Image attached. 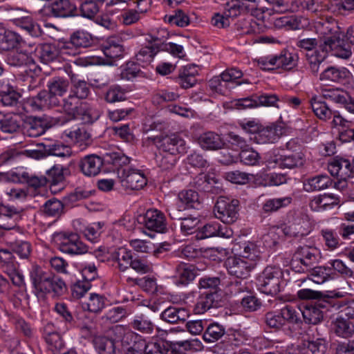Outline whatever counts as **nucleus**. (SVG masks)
<instances>
[{
  "label": "nucleus",
  "mask_w": 354,
  "mask_h": 354,
  "mask_svg": "<svg viewBox=\"0 0 354 354\" xmlns=\"http://www.w3.org/2000/svg\"><path fill=\"white\" fill-rule=\"evenodd\" d=\"M130 162V158L120 150L105 153L102 157L91 154L84 156L80 162L82 173L88 176H95L101 170L104 163L112 165L115 168L122 167Z\"/></svg>",
  "instance_id": "nucleus-1"
},
{
  "label": "nucleus",
  "mask_w": 354,
  "mask_h": 354,
  "mask_svg": "<svg viewBox=\"0 0 354 354\" xmlns=\"http://www.w3.org/2000/svg\"><path fill=\"white\" fill-rule=\"evenodd\" d=\"M47 90L41 91L32 97V105L38 109L57 106L60 104V97L68 91V81L62 77H53L47 82Z\"/></svg>",
  "instance_id": "nucleus-2"
},
{
  "label": "nucleus",
  "mask_w": 354,
  "mask_h": 354,
  "mask_svg": "<svg viewBox=\"0 0 354 354\" xmlns=\"http://www.w3.org/2000/svg\"><path fill=\"white\" fill-rule=\"evenodd\" d=\"M159 151L168 152L175 155L185 154L188 147L185 140L177 133H160L156 136L149 137Z\"/></svg>",
  "instance_id": "nucleus-3"
},
{
  "label": "nucleus",
  "mask_w": 354,
  "mask_h": 354,
  "mask_svg": "<svg viewBox=\"0 0 354 354\" xmlns=\"http://www.w3.org/2000/svg\"><path fill=\"white\" fill-rule=\"evenodd\" d=\"M283 272L277 266H267L259 275L258 281L259 290L266 295H277L281 288Z\"/></svg>",
  "instance_id": "nucleus-4"
},
{
  "label": "nucleus",
  "mask_w": 354,
  "mask_h": 354,
  "mask_svg": "<svg viewBox=\"0 0 354 354\" xmlns=\"http://www.w3.org/2000/svg\"><path fill=\"white\" fill-rule=\"evenodd\" d=\"M297 61L298 56L297 54L283 49L279 55L261 58L259 60V64L263 70L281 68L289 71L297 65Z\"/></svg>",
  "instance_id": "nucleus-5"
},
{
  "label": "nucleus",
  "mask_w": 354,
  "mask_h": 354,
  "mask_svg": "<svg viewBox=\"0 0 354 354\" xmlns=\"http://www.w3.org/2000/svg\"><path fill=\"white\" fill-rule=\"evenodd\" d=\"M239 201L225 196H219L214 208L215 216L223 223H232L239 216Z\"/></svg>",
  "instance_id": "nucleus-6"
},
{
  "label": "nucleus",
  "mask_w": 354,
  "mask_h": 354,
  "mask_svg": "<svg viewBox=\"0 0 354 354\" xmlns=\"http://www.w3.org/2000/svg\"><path fill=\"white\" fill-rule=\"evenodd\" d=\"M329 38L330 39H327L326 41L319 44V50L324 53H331L334 56L342 59H348L351 56V46L344 40V33L342 31L333 36V39Z\"/></svg>",
  "instance_id": "nucleus-7"
},
{
  "label": "nucleus",
  "mask_w": 354,
  "mask_h": 354,
  "mask_svg": "<svg viewBox=\"0 0 354 354\" xmlns=\"http://www.w3.org/2000/svg\"><path fill=\"white\" fill-rule=\"evenodd\" d=\"M56 238L59 249L64 253L78 255L88 252L87 246L80 241L77 233L60 232Z\"/></svg>",
  "instance_id": "nucleus-8"
},
{
  "label": "nucleus",
  "mask_w": 354,
  "mask_h": 354,
  "mask_svg": "<svg viewBox=\"0 0 354 354\" xmlns=\"http://www.w3.org/2000/svg\"><path fill=\"white\" fill-rule=\"evenodd\" d=\"M330 306L329 299L312 301L306 304L301 310L304 322L308 324H318L323 320L324 313Z\"/></svg>",
  "instance_id": "nucleus-9"
},
{
  "label": "nucleus",
  "mask_w": 354,
  "mask_h": 354,
  "mask_svg": "<svg viewBox=\"0 0 354 354\" xmlns=\"http://www.w3.org/2000/svg\"><path fill=\"white\" fill-rule=\"evenodd\" d=\"M93 37L91 34L83 30H77L73 32L68 41L63 42L64 53L68 56H75L81 53L82 49L92 45Z\"/></svg>",
  "instance_id": "nucleus-10"
},
{
  "label": "nucleus",
  "mask_w": 354,
  "mask_h": 354,
  "mask_svg": "<svg viewBox=\"0 0 354 354\" xmlns=\"http://www.w3.org/2000/svg\"><path fill=\"white\" fill-rule=\"evenodd\" d=\"M117 169L118 178L124 189L139 190L147 185V178L140 170L131 168L120 169V167H118Z\"/></svg>",
  "instance_id": "nucleus-11"
},
{
  "label": "nucleus",
  "mask_w": 354,
  "mask_h": 354,
  "mask_svg": "<svg viewBox=\"0 0 354 354\" xmlns=\"http://www.w3.org/2000/svg\"><path fill=\"white\" fill-rule=\"evenodd\" d=\"M225 265L230 275L237 279H245L250 277L256 263L240 257H230L226 259Z\"/></svg>",
  "instance_id": "nucleus-12"
},
{
  "label": "nucleus",
  "mask_w": 354,
  "mask_h": 354,
  "mask_svg": "<svg viewBox=\"0 0 354 354\" xmlns=\"http://www.w3.org/2000/svg\"><path fill=\"white\" fill-rule=\"evenodd\" d=\"M148 353L151 354H185L192 344L189 341L172 343L160 341L147 343Z\"/></svg>",
  "instance_id": "nucleus-13"
},
{
  "label": "nucleus",
  "mask_w": 354,
  "mask_h": 354,
  "mask_svg": "<svg viewBox=\"0 0 354 354\" xmlns=\"http://www.w3.org/2000/svg\"><path fill=\"white\" fill-rule=\"evenodd\" d=\"M76 6L69 0H52L41 12L55 17H68L75 15Z\"/></svg>",
  "instance_id": "nucleus-14"
},
{
  "label": "nucleus",
  "mask_w": 354,
  "mask_h": 354,
  "mask_svg": "<svg viewBox=\"0 0 354 354\" xmlns=\"http://www.w3.org/2000/svg\"><path fill=\"white\" fill-rule=\"evenodd\" d=\"M261 0H242L227 2V10L230 17H237L241 14L250 13L252 16H258L259 10L257 8L258 3Z\"/></svg>",
  "instance_id": "nucleus-15"
},
{
  "label": "nucleus",
  "mask_w": 354,
  "mask_h": 354,
  "mask_svg": "<svg viewBox=\"0 0 354 354\" xmlns=\"http://www.w3.org/2000/svg\"><path fill=\"white\" fill-rule=\"evenodd\" d=\"M295 257L303 266L302 271L305 272L319 263L320 253L315 247L308 245L299 246L296 252Z\"/></svg>",
  "instance_id": "nucleus-16"
},
{
  "label": "nucleus",
  "mask_w": 354,
  "mask_h": 354,
  "mask_svg": "<svg viewBox=\"0 0 354 354\" xmlns=\"http://www.w3.org/2000/svg\"><path fill=\"white\" fill-rule=\"evenodd\" d=\"M141 218L142 219L141 222L149 230L163 233L167 229L165 216L160 210L148 209Z\"/></svg>",
  "instance_id": "nucleus-17"
},
{
  "label": "nucleus",
  "mask_w": 354,
  "mask_h": 354,
  "mask_svg": "<svg viewBox=\"0 0 354 354\" xmlns=\"http://www.w3.org/2000/svg\"><path fill=\"white\" fill-rule=\"evenodd\" d=\"M52 273L46 270L38 265H32L29 271V277L34 288V292L37 296L43 295L46 290L48 281L51 277Z\"/></svg>",
  "instance_id": "nucleus-18"
},
{
  "label": "nucleus",
  "mask_w": 354,
  "mask_h": 354,
  "mask_svg": "<svg viewBox=\"0 0 354 354\" xmlns=\"http://www.w3.org/2000/svg\"><path fill=\"white\" fill-rule=\"evenodd\" d=\"M21 210L13 206L0 204V223L1 227L9 231L17 227V223L21 219Z\"/></svg>",
  "instance_id": "nucleus-19"
},
{
  "label": "nucleus",
  "mask_w": 354,
  "mask_h": 354,
  "mask_svg": "<svg viewBox=\"0 0 354 354\" xmlns=\"http://www.w3.org/2000/svg\"><path fill=\"white\" fill-rule=\"evenodd\" d=\"M146 41L147 44L142 47L136 54V59L139 62L148 63L160 50L161 40L157 37L149 35Z\"/></svg>",
  "instance_id": "nucleus-20"
},
{
  "label": "nucleus",
  "mask_w": 354,
  "mask_h": 354,
  "mask_svg": "<svg viewBox=\"0 0 354 354\" xmlns=\"http://www.w3.org/2000/svg\"><path fill=\"white\" fill-rule=\"evenodd\" d=\"M189 317V312L185 308L170 306L160 315V319L170 324L186 322Z\"/></svg>",
  "instance_id": "nucleus-21"
},
{
  "label": "nucleus",
  "mask_w": 354,
  "mask_h": 354,
  "mask_svg": "<svg viewBox=\"0 0 354 354\" xmlns=\"http://www.w3.org/2000/svg\"><path fill=\"white\" fill-rule=\"evenodd\" d=\"M64 44L59 43L58 46L54 44H44L40 46L38 53L41 61L44 64H48L58 59L59 57L68 56L67 53L62 50Z\"/></svg>",
  "instance_id": "nucleus-22"
},
{
  "label": "nucleus",
  "mask_w": 354,
  "mask_h": 354,
  "mask_svg": "<svg viewBox=\"0 0 354 354\" xmlns=\"http://www.w3.org/2000/svg\"><path fill=\"white\" fill-rule=\"evenodd\" d=\"M310 224L306 217H297L294 221L283 228V234L288 236H304L309 234Z\"/></svg>",
  "instance_id": "nucleus-23"
},
{
  "label": "nucleus",
  "mask_w": 354,
  "mask_h": 354,
  "mask_svg": "<svg viewBox=\"0 0 354 354\" xmlns=\"http://www.w3.org/2000/svg\"><path fill=\"white\" fill-rule=\"evenodd\" d=\"M328 169L332 176L347 178L350 177L353 168L348 160L336 157L328 163Z\"/></svg>",
  "instance_id": "nucleus-24"
},
{
  "label": "nucleus",
  "mask_w": 354,
  "mask_h": 354,
  "mask_svg": "<svg viewBox=\"0 0 354 354\" xmlns=\"http://www.w3.org/2000/svg\"><path fill=\"white\" fill-rule=\"evenodd\" d=\"M198 143L204 149L218 150L222 149L225 142L220 135L213 131L205 132L198 138Z\"/></svg>",
  "instance_id": "nucleus-25"
},
{
  "label": "nucleus",
  "mask_w": 354,
  "mask_h": 354,
  "mask_svg": "<svg viewBox=\"0 0 354 354\" xmlns=\"http://www.w3.org/2000/svg\"><path fill=\"white\" fill-rule=\"evenodd\" d=\"M197 274V270L194 265L180 263L176 267V283L187 285L192 281Z\"/></svg>",
  "instance_id": "nucleus-26"
},
{
  "label": "nucleus",
  "mask_w": 354,
  "mask_h": 354,
  "mask_svg": "<svg viewBox=\"0 0 354 354\" xmlns=\"http://www.w3.org/2000/svg\"><path fill=\"white\" fill-rule=\"evenodd\" d=\"M22 41V37L15 32L0 27V50L8 51L17 48Z\"/></svg>",
  "instance_id": "nucleus-27"
},
{
  "label": "nucleus",
  "mask_w": 354,
  "mask_h": 354,
  "mask_svg": "<svg viewBox=\"0 0 354 354\" xmlns=\"http://www.w3.org/2000/svg\"><path fill=\"white\" fill-rule=\"evenodd\" d=\"M198 71L196 65H187L180 70L178 74V84L183 88H189L194 86L196 82V76Z\"/></svg>",
  "instance_id": "nucleus-28"
},
{
  "label": "nucleus",
  "mask_w": 354,
  "mask_h": 354,
  "mask_svg": "<svg viewBox=\"0 0 354 354\" xmlns=\"http://www.w3.org/2000/svg\"><path fill=\"white\" fill-rule=\"evenodd\" d=\"M306 272H308V276L303 281L307 279L313 281L317 284H322L324 282L332 279V268L326 266H313Z\"/></svg>",
  "instance_id": "nucleus-29"
},
{
  "label": "nucleus",
  "mask_w": 354,
  "mask_h": 354,
  "mask_svg": "<svg viewBox=\"0 0 354 354\" xmlns=\"http://www.w3.org/2000/svg\"><path fill=\"white\" fill-rule=\"evenodd\" d=\"M350 72L346 68L328 66L320 74L319 80L325 82H340L349 77Z\"/></svg>",
  "instance_id": "nucleus-30"
},
{
  "label": "nucleus",
  "mask_w": 354,
  "mask_h": 354,
  "mask_svg": "<svg viewBox=\"0 0 354 354\" xmlns=\"http://www.w3.org/2000/svg\"><path fill=\"white\" fill-rule=\"evenodd\" d=\"M220 301L221 295L215 290L202 291L197 301V307L206 311L211 308L218 307Z\"/></svg>",
  "instance_id": "nucleus-31"
},
{
  "label": "nucleus",
  "mask_w": 354,
  "mask_h": 354,
  "mask_svg": "<svg viewBox=\"0 0 354 354\" xmlns=\"http://www.w3.org/2000/svg\"><path fill=\"white\" fill-rule=\"evenodd\" d=\"M317 31L322 37L319 39V44L326 41L327 39L333 38V36L337 35L342 30L335 21H325L319 22L316 26Z\"/></svg>",
  "instance_id": "nucleus-32"
},
{
  "label": "nucleus",
  "mask_w": 354,
  "mask_h": 354,
  "mask_svg": "<svg viewBox=\"0 0 354 354\" xmlns=\"http://www.w3.org/2000/svg\"><path fill=\"white\" fill-rule=\"evenodd\" d=\"M71 93L79 100L86 99L91 93V85L84 80H78L75 75H70Z\"/></svg>",
  "instance_id": "nucleus-33"
},
{
  "label": "nucleus",
  "mask_w": 354,
  "mask_h": 354,
  "mask_svg": "<svg viewBox=\"0 0 354 354\" xmlns=\"http://www.w3.org/2000/svg\"><path fill=\"white\" fill-rule=\"evenodd\" d=\"M332 184L333 182L327 175H318L305 180L304 189L308 192L319 191L330 187Z\"/></svg>",
  "instance_id": "nucleus-34"
},
{
  "label": "nucleus",
  "mask_w": 354,
  "mask_h": 354,
  "mask_svg": "<svg viewBox=\"0 0 354 354\" xmlns=\"http://www.w3.org/2000/svg\"><path fill=\"white\" fill-rule=\"evenodd\" d=\"M178 200L185 205V209H200L203 207L198 192L192 189L180 192L178 194Z\"/></svg>",
  "instance_id": "nucleus-35"
},
{
  "label": "nucleus",
  "mask_w": 354,
  "mask_h": 354,
  "mask_svg": "<svg viewBox=\"0 0 354 354\" xmlns=\"http://www.w3.org/2000/svg\"><path fill=\"white\" fill-rule=\"evenodd\" d=\"M129 326L141 333L148 335L153 334L156 328L155 324L143 313L135 316Z\"/></svg>",
  "instance_id": "nucleus-36"
},
{
  "label": "nucleus",
  "mask_w": 354,
  "mask_h": 354,
  "mask_svg": "<svg viewBox=\"0 0 354 354\" xmlns=\"http://www.w3.org/2000/svg\"><path fill=\"white\" fill-rule=\"evenodd\" d=\"M310 106L315 115L321 120H327L333 116L339 119V117L336 115V113L333 111L325 102L317 97H313L310 100Z\"/></svg>",
  "instance_id": "nucleus-37"
},
{
  "label": "nucleus",
  "mask_w": 354,
  "mask_h": 354,
  "mask_svg": "<svg viewBox=\"0 0 354 354\" xmlns=\"http://www.w3.org/2000/svg\"><path fill=\"white\" fill-rule=\"evenodd\" d=\"M66 171V169L58 165H54L46 171L44 178L47 180V183L50 184L51 189H55V187L60 184L62 187L59 188V189L63 187V183L65 180L64 172Z\"/></svg>",
  "instance_id": "nucleus-38"
},
{
  "label": "nucleus",
  "mask_w": 354,
  "mask_h": 354,
  "mask_svg": "<svg viewBox=\"0 0 354 354\" xmlns=\"http://www.w3.org/2000/svg\"><path fill=\"white\" fill-rule=\"evenodd\" d=\"M41 120L33 117L26 116L24 120V129L29 137L35 138L45 133Z\"/></svg>",
  "instance_id": "nucleus-39"
},
{
  "label": "nucleus",
  "mask_w": 354,
  "mask_h": 354,
  "mask_svg": "<svg viewBox=\"0 0 354 354\" xmlns=\"http://www.w3.org/2000/svg\"><path fill=\"white\" fill-rule=\"evenodd\" d=\"M225 335V327L217 322H214L206 327L203 334V339L207 343H214Z\"/></svg>",
  "instance_id": "nucleus-40"
},
{
  "label": "nucleus",
  "mask_w": 354,
  "mask_h": 354,
  "mask_svg": "<svg viewBox=\"0 0 354 354\" xmlns=\"http://www.w3.org/2000/svg\"><path fill=\"white\" fill-rule=\"evenodd\" d=\"M239 256L246 259L248 261H254L260 259L261 252L259 247L252 241H247L239 245Z\"/></svg>",
  "instance_id": "nucleus-41"
},
{
  "label": "nucleus",
  "mask_w": 354,
  "mask_h": 354,
  "mask_svg": "<svg viewBox=\"0 0 354 354\" xmlns=\"http://www.w3.org/2000/svg\"><path fill=\"white\" fill-rule=\"evenodd\" d=\"M112 257L113 260L118 263L119 270L124 272L130 268L133 255L131 250L120 248L113 254Z\"/></svg>",
  "instance_id": "nucleus-42"
},
{
  "label": "nucleus",
  "mask_w": 354,
  "mask_h": 354,
  "mask_svg": "<svg viewBox=\"0 0 354 354\" xmlns=\"http://www.w3.org/2000/svg\"><path fill=\"white\" fill-rule=\"evenodd\" d=\"M66 291V286L65 282L61 277L52 273L51 277L48 281L46 286V290H44L43 295L53 293L54 296L63 295Z\"/></svg>",
  "instance_id": "nucleus-43"
},
{
  "label": "nucleus",
  "mask_w": 354,
  "mask_h": 354,
  "mask_svg": "<svg viewBox=\"0 0 354 354\" xmlns=\"http://www.w3.org/2000/svg\"><path fill=\"white\" fill-rule=\"evenodd\" d=\"M334 330L337 335L348 338L354 334V324L345 317H339L334 323Z\"/></svg>",
  "instance_id": "nucleus-44"
},
{
  "label": "nucleus",
  "mask_w": 354,
  "mask_h": 354,
  "mask_svg": "<svg viewBox=\"0 0 354 354\" xmlns=\"http://www.w3.org/2000/svg\"><path fill=\"white\" fill-rule=\"evenodd\" d=\"M155 160L161 169L170 170L176 165L178 157L177 155L159 151L155 156Z\"/></svg>",
  "instance_id": "nucleus-45"
},
{
  "label": "nucleus",
  "mask_w": 354,
  "mask_h": 354,
  "mask_svg": "<svg viewBox=\"0 0 354 354\" xmlns=\"http://www.w3.org/2000/svg\"><path fill=\"white\" fill-rule=\"evenodd\" d=\"M290 197L269 198L262 205V210L264 213L270 214L278 211L290 204Z\"/></svg>",
  "instance_id": "nucleus-46"
},
{
  "label": "nucleus",
  "mask_w": 354,
  "mask_h": 354,
  "mask_svg": "<svg viewBox=\"0 0 354 354\" xmlns=\"http://www.w3.org/2000/svg\"><path fill=\"white\" fill-rule=\"evenodd\" d=\"M46 150L47 156H54L61 158L70 157L72 151L68 145H64L61 142L56 141L53 143L46 144Z\"/></svg>",
  "instance_id": "nucleus-47"
},
{
  "label": "nucleus",
  "mask_w": 354,
  "mask_h": 354,
  "mask_svg": "<svg viewBox=\"0 0 354 354\" xmlns=\"http://www.w3.org/2000/svg\"><path fill=\"white\" fill-rule=\"evenodd\" d=\"M7 63L15 67L26 66L34 64L33 59L28 54L24 52H12L8 54Z\"/></svg>",
  "instance_id": "nucleus-48"
},
{
  "label": "nucleus",
  "mask_w": 354,
  "mask_h": 354,
  "mask_svg": "<svg viewBox=\"0 0 354 354\" xmlns=\"http://www.w3.org/2000/svg\"><path fill=\"white\" fill-rule=\"evenodd\" d=\"M327 54L328 53H324L322 51V53H320L317 50H315L314 52L306 53V57L308 64V68L313 75H317L319 71L320 66L326 58Z\"/></svg>",
  "instance_id": "nucleus-49"
},
{
  "label": "nucleus",
  "mask_w": 354,
  "mask_h": 354,
  "mask_svg": "<svg viewBox=\"0 0 354 354\" xmlns=\"http://www.w3.org/2000/svg\"><path fill=\"white\" fill-rule=\"evenodd\" d=\"M78 98L70 94L62 100V108L64 113L71 118H77L80 111V104H82Z\"/></svg>",
  "instance_id": "nucleus-50"
},
{
  "label": "nucleus",
  "mask_w": 354,
  "mask_h": 354,
  "mask_svg": "<svg viewBox=\"0 0 354 354\" xmlns=\"http://www.w3.org/2000/svg\"><path fill=\"white\" fill-rule=\"evenodd\" d=\"M255 138L261 144L274 142L279 138L277 127L275 125L261 127Z\"/></svg>",
  "instance_id": "nucleus-51"
},
{
  "label": "nucleus",
  "mask_w": 354,
  "mask_h": 354,
  "mask_svg": "<svg viewBox=\"0 0 354 354\" xmlns=\"http://www.w3.org/2000/svg\"><path fill=\"white\" fill-rule=\"evenodd\" d=\"M106 298L101 295L97 293L90 294L88 301L82 304L84 310L89 312L97 313H100L105 306Z\"/></svg>",
  "instance_id": "nucleus-52"
},
{
  "label": "nucleus",
  "mask_w": 354,
  "mask_h": 354,
  "mask_svg": "<svg viewBox=\"0 0 354 354\" xmlns=\"http://www.w3.org/2000/svg\"><path fill=\"white\" fill-rule=\"evenodd\" d=\"M44 337L46 343L48 344L49 350L53 354H60L65 348V344L60 335L55 331H48Z\"/></svg>",
  "instance_id": "nucleus-53"
},
{
  "label": "nucleus",
  "mask_w": 354,
  "mask_h": 354,
  "mask_svg": "<svg viewBox=\"0 0 354 354\" xmlns=\"http://www.w3.org/2000/svg\"><path fill=\"white\" fill-rule=\"evenodd\" d=\"M42 212L48 216L59 217L64 213V205L55 198L48 200L42 206Z\"/></svg>",
  "instance_id": "nucleus-54"
},
{
  "label": "nucleus",
  "mask_w": 354,
  "mask_h": 354,
  "mask_svg": "<svg viewBox=\"0 0 354 354\" xmlns=\"http://www.w3.org/2000/svg\"><path fill=\"white\" fill-rule=\"evenodd\" d=\"M15 25L26 30L32 37H38L41 34L39 26L35 24L30 16H24L23 18L17 19V24Z\"/></svg>",
  "instance_id": "nucleus-55"
},
{
  "label": "nucleus",
  "mask_w": 354,
  "mask_h": 354,
  "mask_svg": "<svg viewBox=\"0 0 354 354\" xmlns=\"http://www.w3.org/2000/svg\"><path fill=\"white\" fill-rule=\"evenodd\" d=\"M145 77L144 72L140 65L134 62H128L123 66L121 71V77L127 80H133L136 77Z\"/></svg>",
  "instance_id": "nucleus-56"
},
{
  "label": "nucleus",
  "mask_w": 354,
  "mask_h": 354,
  "mask_svg": "<svg viewBox=\"0 0 354 354\" xmlns=\"http://www.w3.org/2000/svg\"><path fill=\"white\" fill-rule=\"evenodd\" d=\"M93 345L100 354H112L115 346L112 339L104 336H95L93 339Z\"/></svg>",
  "instance_id": "nucleus-57"
},
{
  "label": "nucleus",
  "mask_w": 354,
  "mask_h": 354,
  "mask_svg": "<svg viewBox=\"0 0 354 354\" xmlns=\"http://www.w3.org/2000/svg\"><path fill=\"white\" fill-rule=\"evenodd\" d=\"M283 151L279 149H272L265 153L264 159L269 168H281L283 158Z\"/></svg>",
  "instance_id": "nucleus-58"
},
{
  "label": "nucleus",
  "mask_w": 354,
  "mask_h": 354,
  "mask_svg": "<svg viewBox=\"0 0 354 354\" xmlns=\"http://www.w3.org/2000/svg\"><path fill=\"white\" fill-rule=\"evenodd\" d=\"M277 28H285L286 30H298L300 28L301 21L295 16H283L277 18L274 22Z\"/></svg>",
  "instance_id": "nucleus-59"
},
{
  "label": "nucleus",
  "mask_w": 354,
  "mask_h": 354,
  "mask_svg": "<svg viewBox=\"0 0 354 354\" xmlns=\"http://www.w3.org/2000/svg\"><path fill=\"white\" fill-rule=\"evenodd\" d=\"M304 345L312 353V354H325L326 351V342L325 339L317 337L315 339L314 337H310Z\"/></svg>",
  "instance_id": "nucleus-60"
},
{
  "label": "nucleus",
  "mask_w": 354,
  "mask_h": 354,
  "mask_svg": "<svg viewBox=\"0 0 354 354\" xmlns=\"http://www.w3.org/2000/svg\"><path fill=\"white\" fill-rule=\"evenodd\" d=\"M99 11V6L95 1L86 0L80 7V15L89 19H94Z\"/></svg>",
  "instance_id": "nucleus-61"
},
{
  "label": "nucleus",
  "mask_w": 354,
  "mask_h": 354,
  "mask_svg": "<svg viewBox=\"0 0 354 354\" xmlns=\"http://www.w3.org/2000/svg\"><path fill=\"white\" fill-rule=\"evenodd\" d=\"M339 202V197L335 195L324 194L315 197L311 202V206H315V208L326 209L328 206L337 205Z\"/></svg>",
  "instance_id": "nucleus-62"
},
{
  "label": "nucleus",
  "mask_w": 354,
  "mask_h": 354,
  "mask_svg": "<svg viewBox=\"0 0 354 354\" xmlns=\"http://www.w3.org/2000/svg\"><path fill=\"white\" fill-rule=\"evenodd\" d=\"M304 162V157L299 153L284 154L281 168L293 169L302 166Z\"/></svg>",
  "instance_id": "nucleus-63"
},
{
  "label": "nucleus",
  "mask_w": 354,
  "mask_h": 354,
  "mask_svg": "<svg viewBox=\"0 0 354 354\" xmlns=\"http://www.w3.org/2000/svg\"><path fill=\"white\" fill-rule=\"evenodd\" d=\"M10 248L21 259H27L31 252L30 244L24 241H16L10 243Z\"/></svg>",
  "instance_id": "nucleus-64"
}]
</instances>
